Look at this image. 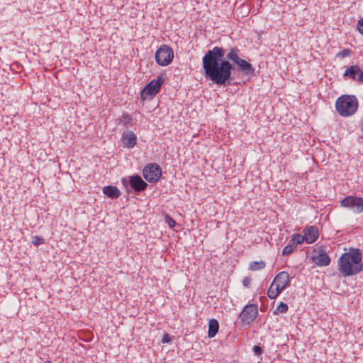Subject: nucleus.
Returning a JSON list of instances; mask_svg holds the SVG:
<instances>
[{
  "mask_svg": "<svg viewBox=\"0 0 363 363\" xmlns=\"http://www.w3.org/2000/svg\"><path fill=\"white\" fill-rule=\"evenodd\" d=\"M257 314V306L250 304L244 307L239 315V318L244 325L250 326L256 318Z\"/></svg>",
  "mask_w": 363,
  "mask_h": 363,
  "instance_id": "obj_8",
  "label": "nucleus"
},
{
  "mask_svg": "<svg viewBox=\"0 0 363 363\" xmlns=\"http://www.w3.org/2000/svg\"><path fill=\"white\" fill-rule=\"evenodd\" d=\"M305 240L304 235H301L300 234H294L291 242H294L297 245H301Z\"/></svg>",
  "mask_w": 363,
  "mask_h": 363,
  "instance_id": "obj_22",
  "label": "nucleus"
},
{
  "mask_svg": "<svg viewBox=\"0 0 363 363\" xmlns=\"http://www.w3.org/2000/svg\"><path fill=\"white\" fill-rule=\"evenodd\" d=\"M219 329V324L217 320L211 319L208 323V336L212 338L216 336Z\"/></svg>",
  "mask_w": 363,
  "mask_h": 363,
  "instance_id": "obj_16",
  "label": "nucleus"
},
{
  "mask_svg": "<svg viewBox=\"0 0 363 363\" xmlns=\"http://www.w3.org/2000/svg\"><path fill=\"white\" fill-rule=\"evenodd\" d=\"M143 176L148 182L155 184L162 176V169L156 163L148 164L143 170Z\"/></svg>",
  "mask_w": 363,
  "mask_h": 363,
  "instance_id": "obj_6",
  "label": "nucleus"
},
{
  "mask_svg": "<svg viewBox=\"0 0 363 363\" xmlns=\"http://www.w3.org/2000/svg\"><path fill=\"white\" fill-rule=\"evenodd\" d=\"M165 223L170 228H173L176 225V221L169 216H165Z\"/></svg>",
  "mask_w": 363,
  "mask_h": 363,
  "instance_id": "obj_25",
  "label": "nucleus"
},
{
  "mask_svg": "<svg viewBox=\"0 0 363 363\" xmlns=\"http://www.w3.org/2000/svg\"><path fill=\"white\" fill-rule=\"evenodd\" d=\"M172 341V337L169 334H164L162 337V342L163 343H169Z\"/></svg>",
  "mask_w": 363,
  "mask_h": 363,
  "instance_id": "obj_27",
  "label": "nucleus"
},
{
  "mask_svg": "<svg viewBox=\"0 0 363 363\" xmlns=\"http://www.w3.org/2000/svg\"><path fill=\"white\" fill-rule=\"evenodd\" d=\"M252 350L256 355H259L262 353V348L257 345L254 346Z\"/></svg>",
  "mask_w": 363,
  "mask_h": 363,
  "instance_id": "obj_29",
  "label": "nucleus"
},
{
  "mask_svg": "<svg viewBox=\"0 0 363 363\" xmlns=\"http://www.w3.org/2000/svg\"><path fill=\"white\" fill-rule=\"evenodd\" d=\"M313 260L320 267H325L330 263V257L323 250H319L318 254L313 257Z\"/></svg>",
  "mask_w": 363,
  "mask_h": 363,
  "instance_id": "obj_14",
  "label": "nucleus"
},
{
  "mask_svg": "<svg viewBox=\"0 0 363 363\" xmlns=\"http://www.w3.org/2000/svg\"><path fill=\"white\" fill-rule=\"evenodd\" d=\"M119 121L126 128L132 125V118L128 113H123Z\"/></svg>",
  "mask_w": 363,
  "mask_h": 363,
  "instance_id": "obj_19",
  "label": "nucleus"
},
{
  "mask_svg": "<svg viewBox=\"0 0 363 363\" xmlns=\"http://www.w3.org/2000/svg\"><path fill=\"white\" fill-rule=\"evenodd\" d=\"M362 255L359 249L350 248L338 260L339 271L344 277L354 276L363 271Z\"/></svg>",
  "mask_w": 363,
  "mask_h": 363,
  "instance_id": "obj_2",
  "label": "nucleus"
},
{
  "mask_svg": "<svg viewBox=\"0 0 363 363\" xmlns=\"http://www.w3.org/2000/svg\"><path fill=\"white\" fill-rule=\"evenodd\" d=\"M343 77L363 84V69L358 65H351L345 69Z\"/></svg>",
  "mask_w": 363,
  "mask_h": 363,
  "instance_id": "obj_9",
  "label": "nucleus"
},
{
  "mask_svg": "<svg viewBox=\"0 0 363 363\" xmlns=\"http://www.w3.org/2000/svg\"><path fill=\"white\" fill-rule=\"evenodd\" d=\"M164 82V79L162 75H159L157 79L151 80L143 88L141 92V97L145 99L147 96L154 97L156 96L160 92Z\"/></svg>",
  "mask_w": 363,
  "mask_h": 363,
  "instance_id": "obj_4",
  "label": "nucleus"
},
{
  "mask_svg": "<svg viewBox=\"0 0 363 363\" xmlns=\"http://www.w3.org/2000/svg\"><path fill=\"white\" fill-rule=\"evenodd\" d=\"M122 141L125 147L133 148L137 143V136L132 131H128L122 135Z\"/></svg>",
  "mask_w": 363,
  "mask_h": 363,
  "instance_id": "obj_13",
  "label": "nucleus"
},
{
  "mask_svg": "<svg viewBox=\"0 0 363 363\" xmlns=\"http://www.w3.org/2000/svg\"><path fill=\"white\" fill-rule=\"evenodd\" d=\"M31 242L35 246H39V245H43V244L45 243V239L43 238L42 237H40V236H38V235H35V236L32 237Z\"/></svg>",
  "mask_w": 363,
  "mask_h": 363,
  "instance_id": "obj_23",
  "label": "nucleus"
},
{
  "mask_svg": "<svg viewBox=\"0 0 363 363\" xmlns=\"http://www.w3.org/2000/svg\"><path fill=\"white\" fill-rule=\"evenodd\" d=\"M129 182L131 188L136 192L143 191L145 190L147 186V184L137 174L130 176Z\"/></svg>",
  "mask_w": 363,
  "mask_h": 363,
  "instance_id": "obj_11",
  "label": "nucleus"
},
{
  "mask_svg": "<svg viewBox=\"0 0 363 363\" xmlns=\"http://www.w3.org/2000/svg\"><path fill=\"white\" fill-rule=\"evenodd\" d=\"M358 100L354 95H342L335 102L337 112L342 117L354 115L358 108Z\"/></svg>",
  "mask_w": 363,
  "mask_h": 363,
  "instance_id": "obj_3",
  "label": "nucleus"
},
{
  "mask_svg": "<svg viewBox=\"0 0 363 363\" xmlns=\"http://www.w3.org/2000/svg\"><path fill=\"white\" fill-rule=\"evenodd\" d=\"M341 206L347 208L355 214L363 211V199L354 196H347L341 202Z\"/></svg>",
  "mask_w": 363,
  "mask_h": 363,
  "instance_id": "obj_7",
  "label": "nucleus"
},
{
  "mask_svg": "<svg viewBox=\"0 0 363 363\" xmlns=\"http://www.w3.org/2000/svg\"><path fill=\"white\" fill-rule=\"evenodd\" d=\"M43 363H52V362L50 360H47V361L44 362Z\"/></svg>",
  "mask_w": 363,
  "mask_h": 363,
  "instance_id": "obj_30",
  "label": "nucleus"
},
{
  "mask_svg": "<svg viewBox=\"0 0 363 363\" xmlns=\"http://www.w3.org/2000/svg\"><path fill=\"white\" fill-rule=\"evenodd\" d=\"M289 309L288 305L284 302H280V303L277 306L275 311H274V314L277 315L279 313H286Z\"/></svg>",
  "mask_w": 363,
  "mask_h": 363,
  "instance_id": "obj_20",
  "label": "nucleus"
},
{
  "mask_svg": "<svg viewBox=\"0 0 363 363\" xmlns=\"http://www.w3.org/2000/svg\"><path fill=\"white\" fill-rule=\"evenodd\" d=\"M240 52L238 48H231L224 58L225 49L223 47L216 46L208 50L202 58L206 77L217 85L225 84L234 69L230 61L237 65L240 71L252 74L255 69L250 62L239 57Z\"/></svg>",
  "mask_w": 363,
  "mask_h": 363,
  "instance_id": "obj_1",
  "label": "nucleus"
},
{
  "mask_svg": "<svg viewBox=\"0 0 363 363\" xmlns=\"http://www.w3.org/2000/svg\"><path fill=\"white\" fill-rule=\"evenodd\" d=\"M103 193L111 199H117L121 195L119 189L115 186H106L103 188Z\"/></svg>",
  "mask_w": 363,
  "mask_h": 363,
  "instance_id": "obj_15",
  "label": "nucleus"
},
{
  "mask_svg": "<svg viewBox=\"0 0 363 363\" xmlns=\"http://www.w3.org/2000/svg\"><path fill=\"white\" fill-rule=\"evenodd\" d=\"M174 58L173 50L167 45H163L155 52V60L161 66H167Z\"/></svg>",
  "mask_w": 363,
  "mask_h": 363,
  "instance_id": "obj_5",
  "label": "nucleus"
},
{
  "mask_svg": "<svg viewBox=\"0 0 363 363\" xmlns=\"http://www.w3.org/2000/svg\"><path fill=\"white\" fill-rule=\"evenodd\" d=\"M272 283L283 291L290 283L289 274L284 271L279 272L276 275Z\"/></svg>",
  "mask_w": 363,
  "mask_h": 363,
  "instance_id": "obj_10",
  "label": "nucleus"
},
{
  "mask_svg": "<svg viewBox=\"0 0 363 363\" xmlns=\"http://www.w3.org/2000/svg\"><path fill=\"white\" fill-rule=\"evenodd\" d=\"M282 291L276 286L273 283H272L269 289L267 291V296L270 299L276 298Z\"/></svg>",
  "mask_w": 363,
  "mask_h": 363,
  "instance_id": "obj_17",
  "label": "nucleus"
},
{
  "mask_svg": "<svg viewBox=\"0 0 363 363\" xmlns=\"http://www.w3.org/2000/svg\"><path fill=\"white\" fill-rule=\"evenodd\" d=\"M251 284V279L248 277H246L242 280V284L245 287H249Z\"/></svg>",
  "mask_w": 363,
  "mask_h": 363,
  "instance_id": "obj_28",
  "label": "nucleus"
},
{
  "mask_svg": "<svg viewBox=\"0 0 363 363\" xmlns=\"http://www.w3.org/2000/svg\"><path fill=\"white\" fill-rule=\"evenodd\" d=\"M357 29L358 31L363 35V17L358 21Z\"/></svg>",
  "mask_w": 363,
  "mask_h": 363,
  "instance_id": "obj_26",
  "label": "nucleus"
},
{
  "mask_svg": "<svg viewBox=\"0 0 363 363\" xmlns=\"http://www.w3.org/2000/svg\"><path fill=\"white\" fill-rule=\"evenodd\" d=\"M266 266V264L264 261L261 260L259 262L254 261L250 263L249 269L251 271H257L262 269H264Z\"/></svg>",
  "mask_w": 363,
  "mask_h": 363,
  "instance_id": "obj_18",
  "label": "nucleus"
},
{
  "mask_svg": "<svg viewBox=\"0 0 363 363\" xmlns=\"http://www.w3.org/2000/svg\"><path fill=\"white\" fill-rule=\"evenodd\" d=\"M294 246L291 243H289L287 245H286L284 247L281 255L283 256L289 255L294 251Z\"/></svg>",
  "mask_w": 363,
  "mask_h": 363,
  "instance_id": "obj_24",
  "label": "nucleus"
},
{
  "mask_svg": "<svg viewBox=\"0 0 363 363\" xmlns=\"http://www.w3.org/2000/svg\"><path fill=\"white\" fill-rule=\"evenodd\" d=\"M351 53H352V51L350 49L345 48V49H343L341 51H340L338 53H337L335 57L337 58L342 59V58L350 56Z\"/></svg>",
  "mask_w": 363,
  "mask_h": 363,
  "instance_id": "obj_21",
  "label": "nucleus"
},
{
  "mask_svg": "<svg viewBox=\"0 0 363 363\" xmlns=\"http://www.w3.org/2000/svg\"><path fill=\"white\" fill-rule=\"evenodd\" d=\"M318 237V230L315 226L311 225L304 230V238L308 244L314 242Z\"/></svg>",
  "mask_w": 363,
  "mask_h": 363,
  "instance_id": "obj_12",
  "label": "nucleus"
}]
</instances>
